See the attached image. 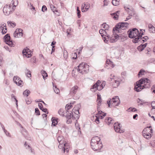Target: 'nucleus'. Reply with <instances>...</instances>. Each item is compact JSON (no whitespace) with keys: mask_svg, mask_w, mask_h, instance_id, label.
Listing matches in <instances>:
<instances>
[{"mask_svg":"<svg viewBox=\"0 0 155 155\" xmlns=\"http://www.w3.org/2000/svg\"><path fill=\"white\" fill-rule=\"evenodd\" d=\"M128 25L127 22H121L117 23L113 28L114 32L112 36L108 34L106 30L104 29L100 30L99 32L105 43H113L116 41L118 39L124 38L126 37V34L124 30L126 29Z\"/></svg>","mask_w":155,"mask_h":155,"instance_id":"nucleus-1","label":"nucleus"},{"mask_svg":"<svg viewBox=\"0 0 155 155\" xmlns=\"http://www.w3.org/2000/svg\"><path fill=\"white\" fill-rule=\"evenodd\" d=\"M150 87V81L147 78H143L137 82L134 89L137 92L140 91L144 88Z\"/></svg>","mask_w":155,"mask_h":155,"instance_id":"nucleus-2","label":"nucleus"},{"mask_svg":"<svg viewBox=\"0 0 155 155\" xmlns=\"http://www.w3.org/2000/svg\"><path fill=\"white\" fill-rule=\"evenodd\" d=\"M91 144L92 149L95 151H99L103 147L101 139L97 136H95L92 138Z\"/></svg>","mask_w":155,"mask_h":155,"instance_id":"nucleus-3","label":"nucleus"},{"mask_svg":"<svg viewBox=\"0 0 155 155\" xmlns=\"http://www.w3.org/2000/svg\"><path fill=\"white\" fill-rule=\"evenodd\" d=\"M58 141L59 143L58 146L60 149H62L64 153L66 151L68 153L69 151L68 148L70 147L69 144L64 141V138L62 136H59L58 138Z\"/></svg>","mask_w":155,"mask_h":155,"instance_id":"nucleus-4","label":"nucleus"},{"mask_svg":"<svg viewBox=\"0 0 155 155\" xmlns=\"http://www.w3.org/2000/svg\"><path fill=\"white\" fill-rule=\"evenodd\" d=\"M108 80L110 81V84H111L112 86L115 88L117 87L120 82V78L114 75L112 76V74L108 78Z\"/></svg>","mask_w":155,"mask_h":155,"instance_id":"nucleus-5","label":"nucleus"},{"mask_svg":"<svg viewBox=\"0 0 155 155\" xmlns=\"http://www.w3.org/2000/svg\"><path fill=\"white\" fill-rule=\"evenodd\" d=\"M77 70L82 74L87 73L89 70V65L85 63L82 62L78 66Z\"/></svg>","mask_w":155,"mask_h":155,"instance_id":"nucleus-6","label":"nucleus"},{"mask_svg":"<svg viewBox=\"0 0 155 155\" xmlns=\"http://www.w3.org/2000/svg\"><path fill=\"white\" fill-rule=\"evenodd\" d=\"M108 107H110V106L113 105H118L120 103V100L119 97L116 96L113 97L111 100L110 99H108L107 101Z\"/></svg>","mask_w":155,"mask_h":155,"instance_id":"nucleus-7","label":"nucleus"},{"mask_svg":"<svg viewBox=\"0 0 155 155\" xmlns=\"http://www.w3.org/2000/svg\"><path fill=\"white\" fill-rule=\"evenodd\" d=\"M104 84L101 83L100 81L98 80L93 85L91 90L93 91H95L97 90L100 91L104 88Z\"/></svg>","mask_w":155,"mask_h":155,"instance_id":"nucleus-8","label":"nucleus"},{"mask_svg":"<svg viewBox=\"0 0 155 155\" xmlns=\"http://www.w3.org/2000/svg\"><path fill=\"white\" fill-rule=\"evenodd\" d=\"M15 10L14 7H12L11 4L5 5L3 8V12L5 15H8Z\"/></svg>","mask_w":155,"mask_h":155,"instance_id":"nucleus-9","label":"nucleus"},{"mask_svg":"<svg viewBox=\"0 0 155 155\" xmlns=\"http://www.w3.org/2000/svg\"><path fill=\"white\" fill-rule=\"evenodd\" d=\"M139 34V32L136 28H133L129 34V37L130 38H137Z\"/></svg>","mask_w":155,"mask_h":155,"instance_id":"nucleus-10","label":"nucleus"},{"mask_svg":"<svg viewBox=\"0 0 155 155\" xmlns=\"http://www.w3.org/2000/svg\"><path fill=\"white\" fill-rule=\"evenodd\" d=\"M13 80L14 82L18 86L22 87L23 86V82L21 78L17 76H15L13 77Z\"/></svg>","mask_w":155,"mask_h":155,"instance_id":"nucleus-11","label":"nucleus"},{"mask_svg":"<svg viewBox=\"0 0 155 155\" xmlns=\"http://www.w3.org/2000/svg\"><path fill=\"white\" fill-rule=\"evenodd\" d=\"M5 41L6 44L10 46H13L12 41L11 40V37L9 34H6L4 37Z\"/></svg>","mask_w":155,"mask_h":155,"instance_id":"nucleus-12","label":"nucleus"},{"mask_svg":"<svg viewBox=\"0 0 155 155\" xmlns=\"http://www.w3.org/2000/svg\"><path fill=\"white\" fill-rule=\"evenodd\" d=\"M143 30L145 31V30L140 29V32L137 38H135L133 40V42L134 43H137L139 42V41H140L142 39L140 38L142 37V35H144V32L142 31Z\"/></svg>","mask_w":155,"mask_h":155,"instance_id":"nucleus-13","label":"nucleus"},{"mask_svg":"<svg viewBox=\"0 0 155 155\" xmlns=\"http://www.w3.org/2000/svg\"><path fill=\"white\" fill-rule=\"evenodd\" d=\"M31 51L27 47H26L22 51L23 54L28 58H29L31 56Z\"/></svg>","mask_w":155,"mask_h":155,"instance_id":"nucleus-14","label":"nucleus"},{"mask_svg":"<svg viewBox=\"0 0 155 155\" xmlns=\"http://www.w3.org/2000/svg\"><path fill=\"white\" fill-rule=\"evenodd\" d=\"M72 113L71 111H67L66 114L64 116L66 117L67 120V123L68 124H70L71 122V118H72Z\"/></svg>","mask_w":155,"mask_h":155,"instance_id":"nucleus-15","label":"nucleus"},{"mask_svg":"<svg viewBox=\"0 0 155 155\" xmlns=\"http://www.w3.org/2000/svg\"><path fill=\"white\" fill-rule=\"evenodd\" d=\"M120 124L118 122L115 123L114 125V128L116 132L120 133H123L124 131L120 129Z\"/></svg>","mask_w":155,"mask_h":155,"instance_id":"nucleus-16","label":"nucleus"},{"mask_svg":"<svg viewBox=\"0 0 155 155\" xmlns=\"http://www.w3.org/2000/svg\"><path fill=\"white\" fill-rule=\"evenodd\" d=\"M146 130V129H144L142 131V134L143 136L147 139H150L152 136L151 134H148L145 133V131Z\"/></svg>","mask_w":155,"mask_h":155,"instance_id":"nucleus-17","label":"nucleus"},{"mask_svg":"<svg viewBox=\"0 0 155 155\" xmlns=\"http://www.w3.org/2000/svg\"><path fill=\"white\" fill-rule=\"evenodd\" d=\"M78 87L77 86H75L73 87L70 90V94L71 95L75 94L78 91Z\"/></svg>","mask_w":155,"mask_h":155,"instance_id":"nucleus-18","label":"nucleus"},{"mask_svg":"<svg viewBox=\"0 0 155 155\" xmlns=\"http://www.w3.org/2000/svg\"><path fill=\"white\" fill-rule=\"evenodd\" d=\"M105 122L108 125L110 124H113L114 121L112 118L110 117H108L106 118L105 120Z\"/></svg>","mask_w":155,"mask_h":155,"instance_id":"nucleus-19","label":"nucleus"},{"mask_svg":"<svg viewBox=\"0 0 155 155\" xmlns=\"http://www.w3.org/2000/svg\"><path fill=\"white\" fill-rule=\"evenodd\" d=\"M38 106L40 109L43 112L46 113L47 114L48 113V110L47 108H43V106L41 103H38Z\"/></svg>","mask_w":155,"mask_h":155,"instance_id":"nucleus-20","label":"nucleus"},{"mask_svg":"<svg viewBox=\"0 0 155 155\" xmlns=\"http://www.w3.org/2000/svg\"><path fill=\"white\" fill-rule=\"evenodd\" d=\"M120 12V11H117L116 12L111 14L110 15L114 19L117 20L118 17V15H117V14H119Z\"/></svg>","mask_w":155,"mask_h":155,"instance_id":"nucleus-21","label":"nucleus"},{"mask_svg":"<svg viewBox=\"0 0 155 155\" xmlns=\"http://www.w3.org/2000/svg\"><path fill=\"white\" fill-rule=\"evenodd\" d=\"M148 28L149 29V31L150 32L155 33V28L151 24L148 25Z\"/></svg>","mask_w":155,"mask_h":155,"instance_id":"nucleus-22","label":"nucleus"},{"mask_svg":"<svg viewBox=\"0 0 155 155\" xmlns=\"http://www.w3.org/2000/svg\"><path fill=\"white\" fill-rule=\"evenodd\" d=\"M18 4V0H12L11 3L10 4L12 5V7H14V8L15 9L16 6Z\"/></svg>","mask_w":155,"mask_h":155,"instance_id":"nucleus-23","label":"nucleus"},{"mask_svg":"<svg viewBox=\"0 0 155 155\" xmlns=\"http://www.w3.org/2000/svg\"><path fill=\"white\" fill-rule=\"evenodd\" d=\"M147 45V43H145L143 45L141 44L137 48L138 50L139 51H142L146 47Z\"/></svg>","mask_w":155,"mask_h":155,"instance_id":"nucleus-24","label":"nucleus"},{"mask_svg":"<svg viewBox=\"0 0 155 155\" xmlns=\"http://www.w3.org/2000/svg\"><path fill=\"white\" fill-rule=\"evenodd\" d=\"M97 106L98 107H99L101 105V103L102 102L101 99V96L100 95H99V94H97Z\"/></svg>","mask_w":155,"mask_h":155,"instance_id":"nucleus-25","label":"nucleus"},{"mask_svg":"<svg viewBox=\"0 0 155 155\" xmlns=\"http://www.w3.org/2000/svg\"><path fill=\"white\" fill-rule=\"evenodd\" d=\"M41 74L43 76V78L44 80H45L46 78L48 77V75L46 73V72L45 71H41Z\"/></svg>","mask_w":155,"mask_h":155,"instance_id":"nucleus-26","label":"nucleus"},{"mask_svg":"<svg viewBox=\"0 0 155 155\" xmlns=\"http://www.w3.org/2000/svg\"><path fill=\"white\" fill-rule=\"evenodd\" d=\"M127 13L128 14H130L131 16L134 15L135 13L134 9L132 8H130V11H129Z\"/></svg>","mask_w":155,"mask_h":155,"instance_id":"nucleus-27","label":"nucleus"},{"mask_svg":"<svg viewBox=\"0 0 155 155\" xmlns=\"http://www.w3.org/2000/svg\"><path fill=\"white\" fill-rule=\"evenodd\" d=\"M52 121V125L54 126H55L58 123L57 120L55 118L52 117L51 118Z\"/></svg>","mask_w":155,"mask_h":155,"instance_id":"nucleus-28","label":"nucleus"},{"mask_svg":"<svg viewBox=\"0 0 155 155\" xmlns=\"http://www.w3.org/2000/svg\"><path fill=\"white\" fill-rule=\"evenodd\" d=\"M30 93V91L29 90L26 89L23 92V95L28 97Z\"/></svg>","mask_w":155,"mask_h":155,"instance_id":"nucleus-29","label":"nucleus"},{"mask_svg":"<svg viewBox=\"0 0 155 155\" xmlns=\"http://www.w3.org/2000/svg\"><path fill=\"white\" fill-rule=\"evenodd\" d=\"M25 74L27 77L29 78L31 77V71L28 69H26L25 71Z\"/></svg>","mask_w":155,"mask_h":155,"instance_id":"nucleus-30","label":"nucleus"},{"mask_svg":"<svg viewBox=\"0 0 155 155\" xmlns=\"http://www.w3.org/2000/svg\"><path fill=\"white\" fill-rule=\"evenodd\" d=\"M53 89L54 90V91L57 94H58L60 92L59 89L57 88L56 86H54V84H53Z\"/></svg>","mask_w":155,"mask_h":155,"instance_id":"nucleus-31","label":"nucleus"},{"mask_svg":"<svg viewBox=\"0 0 155 155\" xmlns=\"http://www.w3.org/2000/svg\"><path fill=\"white\" fill-rule=\"evenodd\" d=\"M145 72V71L144 70H143L142 69H141L138 74V75L139 77L141 76L142 75H144V73Z\"/></svg>","mask_w":155,"mask_h":155,"instance_id":"nucleus-32","label":"nucleus"},{"mask_svg":"<svg viewBox=\"0 0 155 155\" xmlns=\"http://www.w3.org/2000/svg\"><path fill=\"white\" fill-rule=\"evenodd\" d=\"M144 129H146V130L145 131V133L146 134H151L153 133V129H148L147 128H145Z\"/></svg>","mask_w":155,"mask_h":155,"instance_id":"nucleus-33","label":"nucleus"},{"mask_svg":"<svg viewBox=\"0 0 155 155\" xmlns=\"http://www.w3.org/2000/svg\"><path fill=\"white\" fill-rule=\"evenodd\" d=\"M50 7L51 10L53 11L54 13H56V12H58V10L56 9V8L53 5H50Z\"/></svg>","mask_w":155,"mask_h":155,"instance_id":"nucleus-34","label":"nucleus"},{"mask_svg":"<svg viewBox=\"0 0 155 155\" xmlns=\"http://www.w3.org/2000/svg\"><path fill=\"white\" fill-rule=\"evenodd\" d=\"M58 114L63 117H64L65 116V114L64 112V110L63 109H60L58 111Z\"/></svg>","mask_w":155,"mask_h":155,"instance_id":"nucleus-35","label":"nucleus"},{"mask_svg":"<svg viewBox=\"0 0 155 155\" xmlns=\"http://www.w3.org/2000/svg\"><path fill=\"white\" fill-rule=\"evenodd\" d=\"M102 27L104 28L105 30H108V28H109V26L106 24V23H104L102 25Z\"/></svg>","mask_w":155,"mask_h":155,"instance_id":"nucleus-36","label":"nucleus"},{"mask_svg":"<svg viewBox=\"0 0 155 155\" xmlns=\"http://www.w3.org/2000/svg\"><path fill=\"white\" fill-rule=\"evenodd\" d=\"M106 62L107 64L110 65L112 68H114L115 66L113 64V62L108 59L107 60Z\"/></svg>","mask_w":155,"mask_h":155,"instance_id":"nucleus-37","label":"nucleus"},{"mask_svg":"<svg viewBox=\"0 0 155 155\" xmlns=\"http://www.w3.org/2000/svg\"><path fill=\"white\" fill-rule=\"evenodd\" d=\"M127 111L128 112H134L137 111V110L134 107H130L127 110Z\"/></svg>","mask_w":155,"mask_h":155,"instance_id":"nucleus-38","label":"nucleus"},{"mask_svg":"<svg viewBox=\"0 0 155 155\" xmlns=\"http://www.w3.org/2000/svg\"><path fill=\"white\" fill-rule=\"evenodd\" d=\"M17 32L18 33V34L20 37H21L23 35V30L21 29H18V30L17 29Z\"/></svg>","mask_w":155,"mask_h":155,"instance_id":"nucleus-39","label":"nucleus"},{"mask_svg":"<svg viewBox=\"0 0 155 155\" xmlns=\"http://www.w3.org/2000/svg\"><path fill=\"white\" fill-rule=\"evenodd\" d=\"M97 107V110L98 111V114H100V115H103V116H106V114L103 112L102 111L100 110L99 109V107Z\"/></svg>","mask_w":155,"mask_h":155,"instance_id":"nucleus-40","label":"nucleus"},{"mask_svg":"<svg viewBox=\"0 0 155 155\" xmlns=\"http://www.w3.org/2000/svg\"><path fill=\"white\" fill-rule=\"evenodd\" d=\"M112 3L113 5L114 6H117L119 4V2L116 0H112Z\"/></svg>","mask_w":155,"mask_h":155,"instance_id":"nucleus-41","label":"nucleus"},{"mask_svg":"<svg viewBox=\"0 0 155 155\" xmlns=\"http://www.w3.org/2000/svg\"><path fill=\"white\" fill-rule=\"evenodd\" d=\"M28 7L31 10H32V9L34 10L35 9V8L33 6L32 4L30 2L28 3Z\"/></svg>","mask_w":155,"mask_h":155,"instance_id":"nucleus-42","label":"nucleus"},{"mask_svg":"<svg viewBox=\"0 0 155 155\" xmlns=\"http://www.w3.org/2000/svg\"><path fill=\"white\" fill-rule=\"evenodd\" d=\"M6 26V24L5 23H2L1 24L0 26V30L2 31V30H3V29H4L5 28Z\"/></svg>","mask_w":155,"mask_h":155,"instance_id":"nucleus-43","label":"nucleus"},{"mask_svg":"<svg viewBox=\"0 0 155 155\" xmlns=\"http://www.w3.org/2000/svg\"><path fill=\"white\" fill-rule=\"evenodd\" d=\"M140 38L142 39H141L140 41H140L141 42H142L141 41H142L144 42L147 41L148 38L147 36H145L142 38L141 37Z\"/></svg>","mask_w":155,"mask_h":155,"instance_id":"nucleus-44","label":"nucleus"},{"mask_svg":"<svg viewBox=\"0 0 155 155\" xmlns=\"http://www.w3.org/2000/svg\"><path fill=\"white\" fill-rule=\"evenodd\" d=\"M72 118H74V119L76 120V121L79 118V114H75L74 115H72Z\"/></svg>","mask_w":155,"mask_h":155,"instance_id":"nucleus-45","label":"nucleus"},{"mask_svg":"<svg viewBox=\"0 0 155 155\" xmlns=\"http://www.w3.org/2000/svg\"><path fill=\"white\" fill-rule=\"evenodd\" d=\"M8 24L10 25L12 27L14 28L15 25L16 24L15 22H12L11 21H8L7 22Z\"/></svg>","mask_w":155,"mask_h":155,"instance_id":"nucleus-46","label":"nucleus"},{"mask_svg":"<svg viewBox=\"0 0 155 155\" xmlns=\"http://www.w3.org/2000/svg\"><path fill=\"white\" fill-rule=\"evenodd\" d=\"M13 35L14 37L15 38L20 37L18 34V33L17 32V30H16L15 31Z\"/></svg>","mask_w":155,"mask_h":155,"instance_id":"nucleus-47","label":"nucleus"},{"mask_svg":"<svg viewBox=\"0 0 155 155\" xmlns=\"http://www.w3.org/2000/svg\"><path fill=\"white\" fill-rule=\"evenodd\" d=\"M12 99H14L16 101V104L17 107L18 106V100L16 99V97L13 94H12Z\"/></svg>","mask_w":155,"mask_h":155,"instance_id":"nucleus-48","label":"nucleus"},{"mask_svg":"<svg viewBox=\"0 0 155 155\" xmlns=\"http://www.w3.org/2000/svg\"><path fill=\"white\" fill-rule=\"evenodd\" d=\"M7 28H6V26L5 27V28L4 29H3V30H2V34L3 35L4 34L6 33V32H7Z\"/></svg>","mask_w":155,"mask_h":155,"instance_id":"nucleus-49","label":"nucleus"},{"mask_svg":"<svg viewBox=\"0 0 155 155\" xmlns=\"http://www.w3.org/2000/svg\"><path fill=\"white\" fill-rule=\"evenodd\" d=\"M85 9L88 10L90 8V4L88 3L87 2L86 3H85Z\"/></svg>","mask_w":155,"mask_h":155,"instance_id":"nucleus-50","label":"nucleus"},{"mask_svg":"<svg viewBox=\"0 0 155 155\" xmlns=\"http://www.w3.org/2000/svg\"><path fill=\"white\" fill-rule=\"evenodd\" d=\"M73 111L74 112V114H79V111L78 109L76 110L75 109H73Z\"/></svg>","mask_w":155,"mask_h":155,"instance_id":"nucleus-51","label":"nucleus"},{"mask_svg":"<svg viewBox=\"0 0 155 155\" xmlns=\"http://www.w3.org/2000/svg\"><path fill=\"white\" fill-rule=\"evenodd\" d=\"M35 112L36 113L37 115H40V113L39 109L37 108H35Z\"/></svg>","mask_w":155,"mask_h":155,"instance_id":"nucleus-52","label":"nucleus"},{"mask_svg":"<svg viewBox=\"0 0 155 155\" xmlns=\"http://www.w3.org/2000/svg\"><path fill=\"white\" fill-rule=\"evenodd\" d=\"M47 8L46 6H45V5H44L42 6L41 10L42 12H44L45 11L47 10Z\"/></svg>","mask_w":155,"mask_h":155,"instance_id":"nucleus-53","label":"nucleus"},{"mask_svg":"<svg viewBox=\"0 0 155 155\" xmlns=\"http://www.w3.org/2000/svg\"><path fill=\"white\" fill-rule=\"evenodd\" d=\"M4 133H5V134L8 136L10 137V134L9 132L8 131L6 130H4Z\"/></svg>","mask_w":155,"mask_h":155,"instance_id":"nucleus-54","label":"nucleus"},{"mask_svg":"<svg viewBox=\"0 0 155 155\" xmlns=\"http://www.w3.org/2000/svg\"><path fill=\"white\" fill-rule=\"evenodd\" d=\"M151 105L153 108L155 109V101L152 102Z\"/></svg>","mask_w":155,"mask_h":155,"instance_id":"nucleus-55","label":"nucleus"},{"mask_svg":"<svg viewBox=\"0 0 155 155\" xmlns=\"http://www.w3.org/2000/svg\"><path fill=\"white\" fill-rule=\"evenodd\" d=\"M21 133L22 134H23V133L24 132H25V133L26 132V130L23 127V128H21Z\"/></svg>","mask_w":155,"mask_h":155,"instance_id":"nucleus-56","label":"nucleus"},{"mask_svg":"<svg viewBox=\"0 0 155 155\" xmlns=\"http://www.w3.org/2000/svg\"><path fill=\"white\" fill-rule=\"evenodd\" d=\"M71 31V28H68L67 29V33L68 34V35H69L70 34V31Z\"/></svg>","mask_w":155,"mask_h":155,"instance_id":"nucleus-57","label":"nucleus"},{"mask_svg":"<svg viewBox=\"0 0 155 155\" xmlns=\"http://www.w3.org/2000/svg\"><path fill=\"white\" fill-rule=\"evenodd\" d=\"M15 122L16 123V124L18 125L19 126L21 127V128H23V127L22 126L21 124L19 122L17 121H15Z\"/></svg>","mask_w":155,"mask_h":155,"instance_id":"nucleus-58","label":"nucleus"},{"mask_svg":"<svg viewBox=\"0 0 155 155\" xmlns=\"http://www.w3.org/2000/svg\"><path fill=\"white\" fill-rule=\"evenodd\" d=\"M95 122L97 124H99L100 123L99 118L97 117L96 119L95 120Z\"/></svg>","mask_w":155,"mask_h":155,"instance_id":"nucleus-59","label":"nucleus"},{"mask_svg":"<svg viewBox=\"0 0 155 155\" xmlns=\"http://www.w3.org/2000/svg\"><path fill=\"white\" fill-rule=\"evenodd\" d=\"M66 53H65V52L64 51V55H65V57H64V58H67L68 56V54L67 53V52L66 51Z\"/></svg>","mask_w":155,"mask_h":155,"instance_id":"nucleus-60","label":"nucleus"},{"mask_svg":"<svg viewBox=\"0 0 155 155\" xmlns=\"http://www.w3.org/2000/svg\"><path fill=\"white\" fill-rule=\"evenodd\" d=\"M126 74V73L125 71L121 73V75L122 76H125Z\"/></svg>","mask_w":155,"mask_h":155,"instance_id":"nucleus-61","label":"nucleus"},{"mask_svg":"<svg viewBox=\"0 0 155 155\" xmlns=\"http://www.w3.org/2000/svg\"><path fill=\"white\" fill-rule=\"evenodd\" d=\"M85 6V3L82 4V5H81V10H83L84 9V8Z\"/></svg>","mask_w":155,"mask_h":155,"instance_id":"nucleus-62","label":"nucleus"},{"mask_svg":"<svg viewBox=\"0 0 155 155\" xmlns=\"http://www.w3.org/2000/svg\"><path fill=\"white\" fill-rule=\"evenodd\" d=\"M31 61L34 63H35V58L33 57L31 59Z\"/></svg>","mask_w":155,"mask_h":155,"instance_id":"nucleus-63","label":"nucleus"},{"mask_svg":"<svg viewBox=\"0 0 155 155\" xmlns=\"http://www.w3.org/2000/svg\"><path fill=\"white\" fill-rule=\"evenodd\" d=\"M65 108L67 110H68L70 108L69 107V105L68 104H67L65 106Z\"/></svg>","mask_w":155,"mask_h":155,"instance_id":"nucleus-64","label":"nucleus"}]
</instances>
